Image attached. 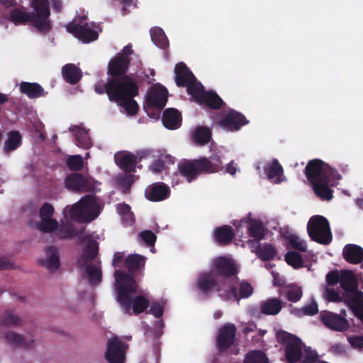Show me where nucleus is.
Segmentation results:
<instances>
[{
  "label": "nucleus",
  "mask_w": 363,
  "mask_h": 363,
  "mask_svg": "<svg viewBox=\"0 0 363 363\" xmlns=\"http://www.w3.org/2000/svg\"><path fill=\"white\" fill-rule=\"evenodd\" d=\"M114 277L116 283L117 301L125 313L130 315L132 310L134 314L138 315L149 307L150 301L145 296L138 295L133 298L130 296L138 290L134 277L121 269L115 271Z\"/></svg>",
  "instance_id": "obj_1"
},
{
  "label": "nucleus",
  "mask_w": 363,
  "mask_h": 363,
  "mask_svg": "<svg viewBox=\"0 0 363 363\" xmlns=\"http://www.w3.org/2000/svg\"><path fill=\"white\" fill-rule=\"evenodd\" d=\"M30 6L34 12H27L24 7L11 9L8 20L15 26L30 23L38 32L48 33L52 28V23L49 19L50 16L49 1L31 0Z\"/></svg>",
  "instance_id": "obj_2"
},
{
  "label": "nucleus",
  "mask_w": 363,
  "mask_h": 363,
  "mask_svg": "<svg viewBox=\"0 0 363 363\" xmlns=\"http://www.w3.org/2000/svg\"><path fill=\"white\" fill-rule=\"evenodd\" d=\"M98 94H106L109 101L118 102L125 99L135 98L139 94L136 80L130 75L121 77H108L106 82L99 80L94 85Z\"/></svg>",
  "instance_id": "obj_3"
},
{
  "label": "nucleus",
  "mask_w": 363,
  "mask_h": 363,
  "mask_svg": "<svg viewBox=\"0 0 363 363\" xmlns=\"http://www.w3.org/2000/svg\"><path fill=\"white\" fill-rule=\"evenodd\" d=\"M223 169V161L217 154L209 157H202L197 160H182L178 164V169L188 182L196 180L201 174H210Z\"/></svg>",
  "instance_id": "obj_4"
},
{
  "label": "nucleus",
  "mask_w": 363,
  "mask_h": 363,
  "mask_svg": "<svg viewBox=\"0 0 363 363\" xmlns=\"http://www.w3.org/2000/svg\"><path fill=\"white\" fill-rule=\"evenodd\" d=\"M67 211L73 220L80 223L91 222L99 215V204L93 196H84L71 208L67 206L64 209L63 213L65 217Z\"/></svg>",
  "instance_id": "obj_5"
},
{
  "label": "nucleus",
  "mask_w": 363,
  "mask_h": 363,
  "mask_svg": "<svg viewBox=\"0 0 363 363\" xmlns=\"http://www.w3.org/2000/svg\"><path fill=\"white\" fill-rule=\"evenodd\" d=\"M305 174L311 184L326 178H332L335 180L342 179V176L337 169L319 159H313L308 162L305 168Z\"/></svg>",
  "instance_id": "obj_6"
},
{
  "label": "nucleus",
  "mask_w": 363,
  "mask_h": 363,
  "mask_svg": "<svg viewBox=\"0 0 363 363\" xmlns=\"http://www.w3.org/2000/svg\"><path fill=\"white\" fill-rule=\"evenodd\" d=\"M307 231L311 239L319 244L328 245L332 242L333 235L329 222L322 216H313L310 218Z\"/></svg>",
  "instance_id": "obj_7"
},
{
  "label": "nucleus",
  "mask_w": 363,
  "mask_h": 363,
  "mask_svg": "<svg viewBox=\"0 0 363 363\" xmlns=\"http://www.w3.org/2000/svg\"><path fill=\"white\" fill-rule=\"evenodd\" d=\"M278 341L285 345V357L288 362L295 363L300 361L303 357L302 342L296 335L281 330L277 333Z\"/></svg>",
  "instance_id": "obj_8"
},
{
  "label": "nucleus",
  "mask_w": 363,
  "mask_h": 363,
  "mask_svg": "<svg viewBox=\"0 0 363 363\" xmlns=\"http://www.w3.org/2000/svg\"><path fill=\"white\" fill-rule=\"evenodd\" d=\"M67 30L84 43L93 42L99 37L98 33L86 21V16L74 18L67 25Z\"/></svg>",
  "instance_id": "obj_9"
},
{
  "label": "nucleus",
  "mask_w": 363,
  "mask_h": 363,
  "mask_svg": "<svg viewBox=\"0 0 363 363\" xmlns=\"http://www.w3.org/2000/svg\"><path fill=\"white\" fill-rule=\"evenodd\" d=\"M167 90L160 84H156L150 87L147 94L146 104L144 108L150 116V111L154 108L157 111L163 109L167 102Z\"/></svg>",
  "instance_id": "obj_10"
},
{
  "label": "nucleus",
  "mask_w": 363,
  "mask_h": 363,
  "mask_svg": "<svg viewBox=\"0 0 363 363\" xmlns=\"http://www.w3.org/2000/svg\"><path fill=\"white\" fill-rule=\"evenodd\" d=\"M211 272L218 279L225 282L226 279L233 277L238 274V269L232 259L220 256L213 260Z\"/></svg>",
  "instance_id": "obj_11"
},
{
  "label": "nucleus",
  "mask_w": 363,
  "mask_h": 363,
  "mask_svg": "<svg viewBox=\"0 0 363 363\" xmlns=\"http://www.w3.org/2000/svg\"><path fill=\"white\" fill-rule=\"evenodd\" d=\"M225 284L223 280L218 279L211 271L201 273L197 277L196 287L203 294H209L212 291L220 293Z\"/></svg>",
  "instance_id": "obj_12"
},
{
  "label": "nucleus",
  "mask_w": 363,
  "mask_h": 363,
  "mask_svg": "<svg viewBox=\"0 0 363 363\" xmlns=\"http://www.w3.org/2000/svg\"><path fill=\"white\" fill-rule=\"evenodd\" d=\"M236 332L237 328L232 323H226L219 329L216 337V347L218 352H225L234 345Z\"/></svg>",
  "instance_id": "obj_13"
},
{
  "label": "nucleus",
  "mask_w": 363,
  "mask_h": 363,
  "mask_svg": "<svg viewBox=\"0 0 363 363\" xmlns=\"http://www.w3.org/2000/svg\"><path fill=\"white\" fill-rule=\"evenodd\" d=\"M118 337H114L107 342V349L105 358L108 363H124L125 358V348Z\"/></svg>",
  "instance_id": "obj_14"
},
{
  "label": "nucleus",
  "mask_w": 363,
  "mask_h": 363,
  "mask_svg": "<svg viewBox=\"0 0 363 363\" xmlns=\"http://www.w3.org/2000/svg\"><path fill=\"white\" fill-rule=\"evenodd\" d=\"M147 155L145 152H140L138 156L131 152H118L114 155L116 164L125 172L131 173L135 171L136 164Z\"/></svg>",
  "instance_id": "obj_15"
},
{
  "label": "nucleus",
  "mask_w": 363,
  "mask_h": 363,
  "mask_svg": "<svg viewBox=\"0 0 363 363\" xmlns=\"http://www.w3.org/2000/svg\"><path fill=\"white\" fill-rule=\"evenodd\" d=\"M249 123V121L241 113L235 111H229L222 119L218 121L219 125L228 131L235 132L239 130L243 125Z\"/></svg>",
  "instance_id": "obj_16"
},
{
  "label": "nucleus",
  "mask_w": 363,
  "mask_h": 363,
  "mask_svg": "<svg viewBox=\"0 0 363 363\" xmlns=\"http://www.w3.org/2000/svg\"><path fill=\"white\" fill-rule=\"evenodd\" d=\"M321 322L328 328L335 331H346L350 328L348 320L341 315L324 311L320 315Z\"/></svg>",
  "instance_id": "obj_17"
},
{
  "label": "nucleus",
  "mask_w": 363,
  "mask_h": 363,
  "mask_svg": "<svg viewBox=\"0 0 363 363\" xmlns=\"http://www.w3.org/2000/svg\"><path fill=\"white\" fill-rule=\"evenodd\" d=\"M65 186L74 191H92L94 185L91 179L79 173H71L65 180Z\"/></svg>",
  "instance_id": "obj_18"
},
{
  "label": "nucleus",
  "mask_w": 363,
  "mask_h": 363,
  "mask_svg": "<svg viewBox=\"0 0 363 363\" xmlns=\"http://www.w3.org/2000/svg\"><path fill=\"white\" fill-rule=\"evenodd\" d=\"M169 186L163 182H155L148 186L145 191L147 200L153 202L164 201L170 196Z\"/></svg>",
  "instance_id": "obj_19"
},
{
  "label": "nucleus",
  "mask_w": 363,
  "mask_h": 363,
  "mask_svg": "<svg viewBox=\"0 0 363 363\" xmlns=\"http://www.w3.org/2000/svg\"><path fill=\"white\" fill-rule=\"evenodd\" d=\"M129 65V57L118 53L109 62L107 73L111 77H121L127 75L126 72Z\"/></svg>",
  "instance_id": "obj_20"
},
{
  "label": "nucleus",
  "mask_w": 363,
  "mask_h": 363,
  "mask_svg": "<svg viewBox=\"0 0 363 363\" xmlns=\"http://www.w3.org/2000/svg\"><path fill=\"white\" fill-rule=\"evenodd\" d=\"M98 253L99 243L94 240H89L84 246L82 255L77 259V266L84 268L96 257Z\"/></svg>",
  "instance_id": "obj_21"
},
{
  "label": "nucleus",
  "mask_w": 363,
  "mask_h": 363,
  "mask_svg": "<svg viewBox=\"0 0 363 363\" xmlns=\"http://www.w3.org/2000/svg\"><path fill=\"white\" fill-rule=\"evenodd\" d=\"M45 258L39 261L40 264L50 272L57 270L60 266L59 251L55 246H49L45 250Z\"/></svg>",
  "instance_id": "obj_22"
},
{
  "label": "nucleus",
  "mask_w": 363,
  "mask_h": 363,
  "mask_svg": "<svg viewBox=\"0 0 363 363\" xmlns=\"http://www.w3.org/2000/svg\"><path fill=\"white\" fill-rule=\"evenodd\" d=\"M181 113L176 108H169L164 111L162 121L165 128L169 130L179 128L182 125Z\"/></svg>",
  "instance_id": "obj_23"
},
{
  "label": "nucleus",
  "mask_w": 363,
  "mask_h": 363,
  "mask_svg": "<svg viewBox=\"0 0 363 363\" xmlns=\"http://www.w3.org/2000/svg\"><path fill=\"white\" fill-rule=\"evenodd\" d=\"M342 256L348 263L358 264L363 261V248L357 245L347 244L343 248Z\"/></svg>",
  "instance_id": "obj_24"
},
{
  "label": "nucleus",
  "mask_w": 363,
  "mask_h": 363,
  "mask_svg": "<svg viewBox=\"0 0 363 363\" xmlns=\"http://www.w3.org/2000/svg\"><path fill=\"white\" fill-rule=\"evenodd\" d=\"M175 82L178 86L184 87L195 77L184 62H179L174 68Z\"/></svg>",
  "instance_id": "obj_25"
},
{
  "label": "nucleus",
  "mask_w": 363,
  "mask_h": 363,
  "mask_svg": "<svg viewBox=\"0 0 363 363\" xmlns=\"http://www.w3.org/2000/svg\"><path fill=\"white\" fill-rule=\"evenodd\" d=\"M254 289L247 281L242 280L239 282L238 286H231L228 294L231 295L235 300L239 301L242 298H247L253 294Z\"/></svg>",
  "instance_id": "obj_26"
},
{
  "label": "nucleus",
  "mask_w": 363,
  "mask_h": 363,
  "mask_svg": "<svg viewBox=\"0 0 363 363\" xmlns=\"http://www.w3.org/2000/svg\"><path fill=\"white\" fill-rule=\"evenodd\" d=\"M283 308V303L278 298H269L259 303V311L267 315H276Z\"/></svg>",
  "instance_id": "obj_27"
},
{
  "label": "nucleus",
  "mask_w": 363,
  "mask_h": 363,
  "mask_svg": "<svg viewBox=\"0 0 363 363\" xmlns=\"http://www.w3.org/2000/svg\"><path fill=\"white\" fill-rule=\"evenodd\" d=\"M332 178H326L311 184L315 195L322 200L330 201L333 199V191L329 186Z\"/></svg>",
  "instance_id": "obj_28"
},
{
  "label": "nucleus",
  "mask_w": 363,
  "mask_h": 363,
  "mask_svg": "<svg viewBox=\"0 0 363 363\" xmlns=\"http://www.w3.org/2000/svg\"><path fill=\"white\" fill-rule=\"evenodd\" d=\"M235 237L233 229L231 226L224 225L214 230V238L220 245H230Z\"/></svg>",
  "instance_id": "obj_29"
},
{
  "label": "nucleus",
  "mask_w": 363,
  "mask_h": 363,
  "mask_svg": "<svg viewBox=\"0 0 363 363\" xmlns=\"http://www.w3.org/2000/svg\"><path fill=\"white\" fill-rule=\"evenodd\" d=\"M264 171L269 180H274V182L277 184L284 181V169L277 159H274L271 164L266 165Z\"/></svg>",
  "instance_id": "obj_30"
},
{
  "label": "nucleus",
  "mask_w": 363,
  "mask_h": 363,
  "mask_svg": "<svg viewBox=\"0 0 363 363\" xmlns=\"http://www.w3.org/2000/svg\"><path fill=\"white\" fill-rule=\"evenodd\" d=\"M197 103L213 110L220 109L224 104L222 99L213 91H206Z\"/></svg>",
  "instance_id": "obj_31"
},
{
  "label": "nucleus",
  "mask_w": 363,
  "mask_h": 363,
  "mask_svg": "<svg viewBox=\"0 0 363 363\" xmlns=\"http://www.w3.org/2000/svg\"><path fill=\"white\" fill-rule=\"evenodd\" d=\"M145 263V257L138 254L130 255L124 259V265L129 272L128 274L133 277L135 272L144 268Z\"/></svg>",
  "instance_id": "obj_32"
},
{
  "label": "nucleus",
  "mask_w": 363,
  "mask_h": 363,
  "mask_svg": "<svg viewBox=\"0 0 363 363\" xmlns=\"http://www.w3.org/2000/svg\"><path fill=\"white\" fill-rule=\"evenodd\" d=\"M4 337L8 344L16 347L29 348L34 342L33 338L26 340L24 336L13 331L6 332Z\"/></svg>",
  "instance_id": "obj_33"
},
{
  "label": "nucleus",
  "mask_w": 363,
  "mask_h": 363,
  "mask_svg": "<svg viewBox=\"0 0 363 363\" xmlns=\"http://www.w3.org/2000/svg\"><path fill=\"white\" fill-rule=\"evenodd\" d=\"M340 286L345 291V293L355 294L357 289V283L353 272L350 270H345L341 272Z\"/></svg>",
  "instance_id": "obj_34"
},
{
  "label": "nucleus",
  "mask_w": 363,
  "mask_h": 363,
  "mask_svg": "<svg viewBox=\"0 0 363 363\" xmlns=\"http://www.w3.org/2000/svg\"><path fill=\"white\" fill-rule=\"evenodd\" d=\"M20 91L30 99H36L44 96V89L36 82H23L19 85Z\"/></svg>",
  "instance_id": "obj_35"
},
{
  "label": "nucleus",
  "mask_w": 363,
  "mask_h": 363,
  "mask_svg": "<svg viewBox=\"0 0 363 363\" xmlns=\"http://www.w3.org/2000/svg\"><path fill=\"white\" fill-rule=\"evenodd\" d=\"M62 74L65 80L70 84H77L82 77L79 68L74 64H67L62 69Z\"/></svg>",
  "instance_id": "obj_36"
},
{
  "label": "nucleus",
  "mask_w": 363,
  "mask_h": 363,
  "mask_svg": "<svg viewBox=\"0 0 363 363\" xmlns=\"http://www.w3.org/2000/svg\"><path fill=\"white\" fill-rule=\"evenodd\" d=\"M243 221L248 225L247 231L250 237L256 240H261L264 238L265 229L261 220L248 218L246 220L243 219Z\"/></svg>",
  "instance_id": "obj_37"
},
{
  "label": "nucleus",
  "mask_w": 363,
  "mask_h": 363,
  "mask_svg": "<svg viewBox=\"0 0 363 363\" xmlns=\"http://www.w3.org/2000/svg\"><path fill=\"white\" fill-rule=\"evenodd\" d=\"M82 269L86 274L90 285L95 286L102 281V270L100 261L98 262L97 265L87 264Z\"/></svg>",
  "instance_id": "obj_38"
},
{
  "label": "nucleus",
  "mask_w": 363,
  "mask_h": 363,
  "mask_svg": "<svg viewBox=\"0 0 363 363\" xmlns=\"http://www.w3.org/2000/svg\"><path fill=\"white\" fill-rule=\"evenodd\" d=\"M350 301L351 303L348 306L349 308L363 323V291H356L355 294H353L352 299Z\"/></svg>",
  "instance_id": "obj_39"
},
{
  "label": "nucleus",
  "mask_w": 363,
  "mask_h": 363,
  "mask_svg": "<svg viewBox=\"0 0 363 363\" xmlns=\"http://www.w3.org/2000/svg\"><path fill=\"white\" fill-rule=\"evenodd\" d=\"M325 297L328 301L335 303H345L347 306L351 303L350 299H352L353 294L342 293L340 295L337 291L331 288H326Z\"/></svg>",
  "instance_id": "obj_40"
},
{
  "label": "nucleus",
  "mask_w": 363,
  "mask_h": 363,
  "mask_svg": "<svg viewBox=\"0 0 363 363\" xmlns=\"http://www.w3.org/2000/svg\"><path fill=\"white\" fill-rule=\"evenodd\" d=\"M74 133L76 144L84 149H89L92 145L91 140L88 133L78 126H74L72 130Z\"/></svg>",
  "instance_id": "obj_41"
},
{
  "label": "nucleus",
  "mask_w": 363,
  "mask_h": 363,
  "mask_svg": "<svg viewBox=\"0 0 363 363\" xmlns=\"http://www.w3.org/2000/svg\"><path fill=\"white\" fill-rule=\"evenodd\" d=\"M150 36L152 41L162 49H166L169 47L168 39L164 30L158 27L153 28L150 30Z\"/></svg>",
  "instance_id": "obj_42"
},
{
  "label": "nucleus",
  "mask_w": 363,
  "mask_h": 363,
  "mask_svg": "<svg viewBox=\"0 0 363 363\" xmlns=\"http://www.w3.org/2000/svg\"><path fill=\"white\" fill-rule=\"evenodd\" d=\"M277 252L276 248L271 244H257V251L256 254L262 261L273 259Z\"/></svg>",
  "instance_id": "obj_43"
},
{
  "label": "nucleus",
  "mask_w": 363,
  "mask_h": 363,
  "mask_svg": "<svg viewBox=\"0 0 363 363\" xmlns=\"http://www.w3.org/2000/svg\"><path fill=\"white\" fill-rule=\"evenodd\" d=\"M21 138L18 131L13 130L9 133L8 139L4 143V151L7 153L16 150L21 145Z\"/></svg>",
  "instance_id": "obj_44"
},
{
  "label": "nucleus",
  "mask_w": 363,
  "mask_h": 363,
  "mask_svg": "<svg viewBox=\"0 0 363 363\" xmlns=\"http://www.w3.org/2000/svg\"><path fill=\"white\" fill-rule=\"evenodd\" d=\"M194 141L203 145L209 143L211 139V132L210 129L205 126L197 127L193 134Z\"/></svg>",
  "instance_id": "obj_45"
},
{
  "label": "nucleus",
  "mask_w": 363,
  "mask_h": 363,
  "mask_svg": "<svg viewBox=\"0 0 363 363\" xmlns=\"http://www.w3.org/2000/svg\"><path fill=\"white\" fill-rule=\"evenodd\" d=\"M187 92L197 102L202 97L205 91L203 86L200 82L196 80V77L186 86Z\"/></svg>",
  "instance_id": "obj_46"
},
{
  "label": "nucleus",
  "mask_w": 363,
  "mask_h": 363,
  "mask_svg": "<svg viewBox=\"0 0 363 363\" xmlns=\"http://www.w3.org/2000/svg\"><path fill=\"white\" fill-rule=\"evenodd\" d=\"M56 235L60 240L71 239L77 235L73 225L68 223H62L56 230Z\"/></svg>",
  "instance_id": "obj_47"
},
{
  "label": "nucleus",
  "mask_w": 363,
  "mask_h": 363,
  "mask_svg": "<svg viewBox=\"0 0 363 363\" xmlns=\"http://www.w3.org/2000/svg\"><path fill=\"white\" fill-rule=\"evenodd\" d=\"M118 214L122 217L126 225H131L134 223V215L131 211L130 206L125 203H118L116 206Z\"/></svg>",
  "instance_id": "obj_48"
},
{
  "label": "nucleus",
  "mask_w": 363,
  "mask_h": 363,
  "mask_svg": "<svg viewBox=\"0 0 363 363\" xmlns=\"http://www.w3.org/2000/svg\"><path fill=\"white\" fill-rule=\"evenodd\" d=\"M318 313V304L315 301H313L310 304L303 306L301 308H294L292 313L298 317L303 315L313 316Z\"/></svg>",
  "instance_id": "obj_49"
},
{
  "label": "nucleus",
  "mask_w": 363,
  "mask_h": 363,
  "mask_svg": "<svg viewBox=\"0 0 363 363\" xmlns=\"http://www.w3.org/2000/svg\"><path fill=\"white\" fill-rule=\"evenodd\" d=\"M21 323V319L13 314L12 311H5L0 319V325L4 326H17Z\"/></svg>",
  "instance_id": "obj_50"
},
{
  "label": "nucleus",
  "mask_w": 363,
  "mask_h": 363,
  "mask_svg": "<svg viewBox=\"0 0 363 363\" xmlns=\"http://www.w3.org/2000/svg\"><path fill=\"white\" fill-rule=\"evenodd\" d=\"M244 363H269L264 352L260 350H254L249 352L245 357Z\"/></svg>",
  "instance_id": "obj_51"
},
{
  "label": "nucleus",
  "mask_w": 363,
  "mask_h": 363,
  "mask_svg": "<svg viewBox=\"0 0 363 363\" xmlns=\"http://www.w3.org/2000/svg\"><path fill=\"white\" fill-rule=\"evenodd\" d=\"M117 104L123 107L128 115L134 116L138 112L139 106L137 101L134 100V98L125 99L117 102Z\"/></svg>",
  "instance_id": "obj_52"
},
{
  "label": "nucleus",
  "mask_w": 363,
  "mask_h": 363,
  "mask_svg": "<svg viewBox=\"0 0 363 363\" xmlns=\"http://www.w3.org/2000/svg\"><path fill=\"white\" fill-rule=\"evenodd\" d=\"M286 263L295 269L303 266V258L300 253L295 251H289L285 255Z\"/></svg>",
  "instance_id": "obj_53"
},
{
  "label": "nucleus",
  "mask_w": 363,
  "mask_h": 363,
  "mask_svg": "<svg viewBox=\"0 0 363 363\" xmlns=\"http://www.w3.org/2000/svg\"><path fill=\"white\" fill-rule=\"evenodd\" d=\"M58 225V222L55 219L48 218L41 220V222L38 224L37 228L44 233H52L57 229Z\"/></svg>",
  "instance_id": "obj_54"
},
{
  "label": "nucleus",
  "mask_w": 363,
  "mask_h": 363,
  "mask_svg": "<svg viewBox=\"0 0 363 363\" xmlns=\"http://www.w3.org/2000/svg\"><path fill=\"white\" fill-rule=\"evenodd\" d=\"M67 166L72 171H79L84 166V160L81 155L69 156L66 161Z\"/></svg>",
  "instance_id": "obj_55"
},
{
  "label": "nucleus",
  "mask_w": 363,
  "mask_h": 363,
  "mask_svg": "<svg viewBox=\"0 0 363 363\" xmlns=\"http://www.w3.org/2000/svg\"><path fill=\"white\" fill-rule=\"evenodd\" d=\"M303 296L302 289L298 286H296L291 289H289L286 292V298L289 301L291 302H297Z\"/></svg>",
  "instance_id": "obj_56"
},
{
  "label": "nucleus",
  "mask_w": 363,
  "mask_h": 363,
  "mask_svg": "<svg viewBox=\"0 0 363 363\" xmlns=\"http://www.w3.org/2000/svg\"><path fill=\"white\" fill-rule=\"evenodd\" d=\"M289 242L294 249L301 252L306 251V242L303 240H301L297 235H290L289 238Z\"/></svg>",
  "instance_id": "obj_57"
},
{
  "label": "nucleus",
  "mask_w": 363,
  "mask_h": 363,
  "mask_svg": "<svg viewBox=\"0 0 363 363\" xmlns=\"http://www.w3.org/2000/svg\"><path fill=\"white\" fill-rule=\"evenodd\" d=\"M139 237L148 246H153L157 240L156 235L148 230L140 233Z\"/></svg>",
  "instance_id": "obj_58"
},
{
  "label": "nucleus",
  "mask_w": 363,
  "mask_h": 363,
  "mask_svg": "<svg viewBox=\"0 0 363 363\" xmlns=\"http://www.w3.org/2000/svg\"><path fill=\"white\" fill-rule=\"evenodd\" d=\"M54 213V208L49 203H45L39 211V216L41 220L52 218Z\"/></svg>",
  "instance_id": "obj_59"
},
{
  "label": "nucleus",
  "mask_w": 363,
  "mask_h": 363,
  "mask_svg": "<svg viewBox=\"0 0 363 363\" xmlns=\"http://www.w3.org/2000/svg\"><path fill=\"white\" fill-rule=\"evenodd\" d=\"M133 183V176L131 174L123 175L118 179V184L125 191L129 190Z\"/></svg>",
  "instance_id": "obj_60"
},
{
  "label": "nucleus",
  "mask_w": 363,
  "mask_h": 363,
  "mask_svg": "<svg viewBox=\"0 0 363 363\" xmlns=\"http://www.w3.org/2000/svg\"><path fill=\"white\" fill-rule=\"evenodd\" d=\"M341 274L340 275L339 272L335 271H331L328 273L326 275V281L328 285L334 286L337 283L340 282Z\"/></svg>",
  "instance_id": "obj_61"
},
{
  "label": "nucleus",
  "mask_w": 363,
  "mask_h": 363,
  "mask_svg": "<svg viewBox=\"0 0 363 363\" xmlns=\"http://www.w3.org/2000/svg\"><path fill=\"white\" fill-rule=\"evenodd\" d=\"M150 313L156 318H160L164 313V308L157 301H152L150 304Z\"/></svg>",
  "instance_id": "obj_62"
},
{
  "label": "nucleus",
  "mask_w": 363,
  "mask_h": 363,
  "mask_svg": "<svg viewBox=\"0 0 363 363\" xmlns=\"http://www.w3.org/2000/svg\"><path fill=\"white\" fill-rule=\"evenodd\" d=\"M348 341L351 346L355 348L363 347V336H351L348 337Z\"/></svg>",
  "instance_id": "obj_63"
},
{
  "label": "nucleus",
  "mask_w": 363,
  "mask_h": 363,
  "mask_svg": "<svg viewBox=\"0 0 363 363\" xmlns=\"http://www.w3.org/2000/svg\"><path fill=\"white\" fill-rule=\"evenodd\" d=\"M318 359V356L315 352L308 350H306L303 359L304 363H314L317 362Z\"/></svg>",
  "instance_id": "obj_64"
}]
</instances>
